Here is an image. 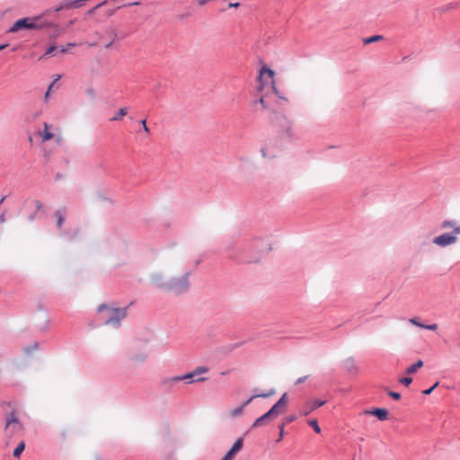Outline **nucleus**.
<instances>
[{
	"label": "nucleus",
	"instance_id": "nucleus-28",
	"mask_svg": "<svg viewBox=\"0 0 460 460\" xmlns=\"http://www.w3.org/2000/svg\"><path fill=\"white\" fill-rule=\"evenodd\" d=\"M399 382L404 385H409L412 383V378L409 376L402 377Z\"/></svg>",
	"mask_w": 460,
	"mask_h": 460
},
{
	"label": "nucleus",
	"instance_id": "nucleus-38",
	"mask_svg": "<svg viewBox=\"0 0 460 460\" xmlns=\"http://www.w3.org/2000/svg\"><path fill=\"white\" fill-rule=\"evenodd\" d=\"M35 205H36L37 209H40L42 208V206H43L42 203L40 201H39V200H37L35 202Z\"/></svg>",
	"mask_w": 460,
	"mask_h": 460
},
{
	"label": "nucleus",
	"instance_id": "nucleus-17",
	"mask_svg": "<svg viewBox=\"0 0 460 460\" xmlns=\"http://www.w3.org/2000/svg\"><path fill=\"white\" fill-rule=\"evenodd\" d=\"M67 51V48L64 46H50L42 58L47 56H56L58 53L64 54Z\"/></svg>",
	"mask_w": 460,
	"mask_h": 460
},
{
	"label": "nucleus",
	"instance_id": "nucleus-34",
	"mask_svg": "<svg viewBox=\"0 0 460 460\" xmlns=\"http://www.w3.org/2000/svg\"><path fill=\"white\" fill-rule=\"evenodd\" d=\"M307 377H308V376H305L299 377L296 381L295 385H300V384L304 383L307 379Z\"/></svg>",
	"mask_w": 460,
	"mask_h": 460
},
{
	"label": "nucleus",
	"instance_id": "nucleus-19",
	"mask_svg": "<svg viewBox=\"0 0 460 460\" xmlns=\"http://www.w3.org/2000/svg\"><path fill=\"white\" fill-rule=\"evenodd\" d=\"M423 366V361L419 359L417 362H415L414 364L411 365L410 367H408L406 368V373L408 375H411V374H414L415 372L418 371L419 368H420L421 367Z\"/></svg>",
	"mask_w": 460,
	"mask_h": 460
},
{
	"label": "nucleus",
	"instance_id": "nucleus-37",
	"mask_svg": "<svg viewBox=\"0 0 460 460\" xmlns=\"http://www.w3.org/2000/svg\"><path fill=\"white\" fill-rule=\"evenodd\" d=\"M70 3H71V2H69V4H70ZM67 4H68V3H67V4H66L65 5L58 6V7L56 8V10H55V11H56V12H58V11L62 10L63 8H67V7H66V5H67Z\"/></svg>",
	"mask_w": 460,
	"mask_h": 460
},
{
	"label": "nucleus",
	"instance_id": "nucleus-8",
	"mask_svg": "<svg viewBox=\"0 0 460 460\" xmlns=\"http://www.w3.org/2000/svg\"><path fill=\"white\" fill-rule=\"evenodd\" d=\"M208 371V368L207 367H196L192 372L185 374L183 376H174L170 379V382H180L187 380L188 383H193V382H202L205 381L206 378L204 377H197L198 376L201 374H205Z\"/></svg>",
	"mask_w": 460,
	"mask_h": 460
},
{
	"label": "nucleus",
	"instance_id": "nucleus-31",
	"mask_svg": "<svg viewBox=\"0 0 460 460\" xmlns=\"http://www.w3.org/2000/svg\"><path fill=\"white\" fill-rule=\"evenodd\" d=\"M438 325L437 323L432 324H424L423 329L429 330V331H436L438 330Z\"/></svg>",
	"mask_w": 460,
	"mask_h": 460
},
{
	"label": "nucleus",
	"instance_id": "nucleus-35",
	"mask_svg": "<svg viewBox=\"0 0 460 460\" xmlns=\"http://www.w3.org/2000/svg\"><path fill=\"white\" fill-rule=\"evenodd\" d=\"M5 222V212H3L1 215H0V223L1 224H4Z\"/></svg>",
	"mask_w": 460,
	"mask_h": 460
},
{
	"label": "nucleus",
	"instance_id": "nucleus-20",
	"mask_svg": "<svg viewBox=\"0 0 460 460\" xmlns=\"http://www.w3.org/2000/svg\"><path fill=\"white\" fill-rule=\"evenodd\" d=\"M128 114V108H120L118 113L111 119V121H119Z\"/></svg>",
	"mask_w": 460,
	"mask_h": 460
},
{
	"label": "nucleus",
	"instance_id": "nucleus-27",
	"mask_svg": "<svg viewBox=\"0 0 460 460\" xmlns=\"http://www.w3.org/2000/svg\"><path fill=\"white\" fill-rule=\"evenodd\" d=\"M18 421L17 418L14 416L13 413L10 415V417L7 419L6 421V428H8L12 423H16Z\"/></svg>",
	"mask_w": 460,
	"mask_h": 460
},
{
	"label": "nucleus",
	"instance_id": "nucleus-25",
	"mask_svg": "<svg viewBox=\"0 0 460 460\" xmlns=\"http://www.w3.org/2000/svg\"><path fill=\"white\" fill-rule=\"evenodd\" d=\"M146 358H147V354H146V353H143V354H140V355L133 356V357H132V359H133L134 361H137V362H142V361H144Z\"/></svg>",
	"mask_w": 460,
	"mask_h": 460
},
{
	"label": "nucleus",
	"instance_id": "nucleus-18",
	"mask_svg": "<svg viewBox=\"0 0 460 460\" xmlns=\"http://www.w3.org/2000/svg\"><path fill=\"white\" fill-rule=\"evenodd\" d=\"M55 216L57 217V226L60 228L65 221L66 209H58L56 211Z\"/></svg>",
	"mask_w": 460,
	"mask_h": 460
},
{
	"label": "nucleus",
	"instance_id": "nucleus-14",
	"mask_svg": "<svg viewBox=\"0 0 460 460\" xmlns=\"http://www.w3.org/2000/svg\"><path fill=\"white\" fill-rule=\"evenodd\" d=\"M364 414L375 415L379 420L387 419L388 411L383 408H374L373 410H366Z\"/></svg>",
	"mask_w": 460,
	"mask_h": 460
},
{
	"label": "nucleus",
	"instance_id": "nucleus-33",
	"mask_svg": "<svg viewBox=\"0 0 460 460\" xmlns=\"http://www.w3.org/2000/svg\"><path fill=\"white\" fill-rule=\"evenodd\" d=\"M142 127H143V130L146 132V133H149V128L148 127L146 126V119H143L140 121Z\"/></svg>",
	"mask_w": 460,
	"mask_h": 460
},
{
	"label": "nucleus",
	"instance_id": "nucleus-15",
	"mask_svg": "<svg viewBox=\"0 0 460 460\" xmlns=\"http://www.w3.org/2000/svg\"><path fill=\"white\" fill-rule=\"evenodd\" d=\"M440 227L442 229H453L451 234L455 235L460 234V226H457L455 220H444L441 223Z\"/></svg>",
	"mask_w": 460,
	"mask_h": 460
},
{
	"label": "nucleus",
	"instance_id": "nucleus-26",
	"mask_svg": "<svg viewBox=\"0 0 460 460\" xmlns=\"http://www.w3.org/2000/svg\"><path fill=\"white\" fill-rule=\"evenodd\" d=\"M409 322L411 324L423 329L424 323H420L417 317H413V318L409 319Z\"/></svg>",
	"mask_w": 460,
	"mask_h": 460
},
{
	"label": "nucleus",
	"instance_id": "nucleus-47",
	"mask_svg": "<svg viewBox=\"0 0 460 460\" xmlns=\"http://www.w3.org/2000/svg\"><path fill=\"white\" fill-rule=\"evenodd\" d=\"M459 347H460V343H459Z\"/></svg>",
	"mask_w": 460,
	"mask_h": 460
},
{
	"label": "nucleus",
	"instance_id": "nucleus-9",
	"mask_svg": "<svg viewBox=\"0 0 460 460\" xmlns=\"http://www.w3.org/2000/svg\"><path fill=\"white\" fill-rule=\"evenodd\" d=\"M457 241L458 238L456 235L450 233H445L433 238L432 243L438 247L445 248L456 243Z\"/></svg>",
	"mask_w": 460,
	"mask_h": 460
},
{
	"label": "nucleus",
	"instance_id": "nucleus-41",
	"mask_svg": "<svg viewBox=\"0 0 460 460\" xmlns=\"http://www.w3.org/2000/svg\"><path fill=\"white\" fill-rule=\"evenodd\" d=\"M239 5H240V4H239V3H234V4L230 3V4H229V6H230V7H238Z\"/></svg>",
	"mask_w": 460,
	"mask_h": 460
},
{
	"label": "nucleus",
	"instance_id": "nucleus-13",
	"mask_svg": "<svg viewBox=\"0 0 460 460\" xmlns=\"http://www.w3.org/2000/svg\"><path fill=\"white\" fill-rule=\"evenodd\" d=\"M342 367L350 375H356L358 369L356 360L352 357L344 359L342 362Z\"/></svg>",
	"mask_w": 460,
	"mask_h": 460
},
{
	"label": "nucleus",
	"instance_id": "nucleus-16",
	"mask_svg": "<svg viewBox=\"0 0 460 460\" xmlns=\"http://www.w3.org/2000/svg\"><path fill=\"white\" fill-rule=\"evenodd\" d=\"M52 126L49 125V123L47 122H44V129L43 131H40L39 134L41 137V140L43 142H46V141H49L50 139H52L54 137V134L51 133L50 129H51Z\"/></svg>",
	"mask_w": 460,
	"mask_h": 460
},
{
	"label": "nucleus",
	"instance_id": "nucleus-21",
	"mask_svg": "<svg viewBox=\"0 0 460 460\" xmlns=\"http://www.w3.org/2000/svg\"><path fill=\"white\" fill-rule=\"evenodd\" d=\"M381 40H383V36L382 35H374V36L363 39V43L365 45H367V44H370V43H374V42L379 41Z\"/></svg>",
	"mask_w": 460,
	"mask_h": 460
},
{
	"label": "nucleus",
	"instance_id": "nucleus-29",
	"mask_svg": "<svg viewBox=\"0 0 460 460\" xmlns=\"http://www.w3.org/2000/svg\"><path fill=\"white\" fill-rule=\"evenodd\" d=\"M325 403V401H322V400H315L314 402H313V405H312V410H315L321 406H323V404Z\"/></svg>",
	"mask_w": 460,
	"mask_h": 460
},
{
	"label": "nucleus",
	"instance_id": "nucleus-23",
	"mask_svg": "<svg viewBox=\"0 0 460 460\" xmlns=\"http://www.w3.org/2000/svg\"><path fill=\"white\" fill-rule=\"evenodd\" d=\"M241 253H242V252H241V251H239V252H235V253L230 254V255H229V258H230L231 260H233V261H238V262H244V260L241 257V255H242Z\"/></svg>",
	"mask_w": 460,
	"mask_h": 460
},
{
	"label": "nucleus",
	"instance_id": "nucleus-22",
	"mask_svg": "<svg viewBox=\"0 0 460 460\" xmlns=\"http://www.w3.org/2000/svg\"><path fill=\"white\" fill-rule=\"evenodd\" d=\"M24 447H25V444L23 441H22L17 447L16 448L13 450V456L14 457H19L21 456V454L22 453V451L24 450Z\"/></svg>",
	"mask_w": 460,
	"mask_h": 460
},
{
	"label": "nucleus",
	"instance_id": "nucleus-10",
	"mask_svg": "<svg viewBox=\"0 0 460 460\" xmlns=\"http://www.w3.org/2000/svg\"><path fill=\"white\" fill-rule=\"evenodd\" d=\"M270 93H262L258 100H254L251 102V106L258 111V105L261 104V108L270 111V99L269 98Z\"/></svg>",
	"mask_w": 460,
	"mask_h": 460
},
{
	"label": "nucleus",
	"instance_id": "nucleus-39",
	"mask_svg": "<svg viewBox=\"0 0 460 460\" xmlns=\"http://www.w3.org/2000/svg\"><path fill=\"white\" fill-rule=\"evenodd\" d=\"M58 78H59V76H58V78H57V79H56V80H55V81H54V82H53V83L49 86L48 92H49V93H50V92L52 91V88H53V86H54V84H55V82H56L57 80H58Z\"/></svg>",
	"mask_w": 460,
	"mask_h": 460
},
{
	"label": "nucleus",
	"instance_id": "nucleus-2",
	"mask_svg": "<svg viewBox=\"0 0 460 460\" xmlns=\"http://www.w3.org/2000/svg\"><path fill=\"white\" fill-rule=\"evenodd\" d=\"M278 88L279 86L277 80L275 79V72L266 65L261 66L256 76V92L259 93H270Z\"/></svg>",
	"mask_w": 460,
	"mask_h": 460
},
{
	"label": "nucleus",
	"instance_id": "nucleus-30",
	"mask_svg": "<svg viewBox=\"0 0 460 460\" xmlns=\"http://www.w3.org/2000/svg\"><path fill=\"white\" fill-rule=\"evenodd\" d=\"M438 385H439V383H438V382H436V383H435V384H434L430 388L424 390L422 393H423L425 395H429V394L433 392V390H434L436 387H438Z\"/></svg>",
	"mask_w": 460,
	"mask_h": 460
},
{
	"label": "nucleus",
	"instance_id": "nucleus-43",
	"mask_svg": "<svg viewBox=\"0 0 460 460\" xmlns=\"http://www.w3.org/2000/svg\"><path fill=\"white\" fill-rule=\"evenodd\" d=\"M106 4V1H103L102 3L99 4L96 7H100V6H102Z\"/></svg>",
	"mask_w": 460,
	"mask_h": 460
},
{
	"label": "nucleus",
	"instance_id": "nucleus-45",
	"mask_svg": "<svg viewBox=\"0 0 460 460\" xmlns=\"http://www.w3.org/2000/svg\"><path fill=\"white\" fill-rule=\"evenodd\" d=\"M6 47V45H0V50L4 49Z\"/></svg>",
	"mask_w": 460,
	"mask_h": 460
},
{
	"label": "nucleus",
	"instance_id": "nucleus-1",
	"mask_svg": "<svg viewBox=\"0 0 460 460\" xmlns=\"http://www.w3.org/2000/svg\"><path fill=\"white\" fill-rule=\"evenodd\" d=\"M269 98L270 99V112L271 117L270 119V124L273 127H278L280 120H285L286 117L284 114L278 116L279 112H284L287 105V98L285 92L279 88L271 92Z\"/></svg>",
	"mask_w": 460,
	"mask_h": 460
},
{
	"label": "nucleus",
	"instance_id": "nucleus-12",
	"mask_svg": "<svg viewBox=\"0 0 460 460\" xmlns=\"http://www.w3.org/2000/svg\"><path fill=\"white\" fill-rule=\"evenodd\" d=\"M243 445V440L242 438H239L221 460H234L235 455L242 449Z\"/></svg>",
	"mask_w": 460,
	"mask_h": 460
},
{
	"label": "nucleus",
	"instance_id": "nucleus-42",
	"mask_svg": "<svg viewBox=\"0 0 460 460\" xmlns=\"http://www.w3.org/2000/svg\"><path fill=\"white\" fill-rule=\"evenodd\" d=\"M49 93H50L49 92H48V91L46 92L45 96H44L45 101L48 100Z\"/></svg>",
	"mask_w": 460,
	"mask_h": 460
},
{
	"label": "nucleus",
	"instance_id": "nucleus-3",
	"mask_svg": "<svg viewBox=\"0 0 460 460\" xmlns=\"http://www.w3.org/2000/svg\"><path fill=\"white\" fill-rule=\"evenodd\" d=\"M151 282L158 288L182 292L189 287V273H185L179 278L172 279L169 281H164L162 274L155 273L151 276Z\"/></svg>",
	"mask_w": 460,
	"mask_h": 460
},
{
	"label": "nucleus",
	"instance_id": "nucleus-40",
	"mask_svg": "<svg viewBox=\"0 0 460 460\" xmlns=\"http://www.w3.org/2000/svg\"><path fill=\"white\" fill-rule=\"evenodd\" d=\"M198 4L199 5H203L208 2V0H197Z\"/></svg>",
	"mask_w": 460,
	"mask_h": 460
},
{
	"label": "nucleus",
	"instance_id": "nucleus-6",
	"mask_svg": "<svg viewBox=\"0 0 460 460\" xmlns=\"http://www.w3.org/2000/svg\"><path fill=\"white\" fill-rule=\"evenodd\" d=\"M287 394H284L279 401L265 414L258 418L252 424V428L261 427L266 425L270 420L279 415L283 411L282 407L285 404Z\"/></svg>",
	"mask_w": 460,
	"mask_h": 460
},
{
	"label": "nucleus",
	"instance_id": "nucleus-46",
	"mask_svg": "<svg viewBox=\"0 0 460 460\" xmlns=\"http://www.w3.org/2000/svg\"><path fill=\"white\" fill-rule=\"evenodd\" d=\"M294 420V417L289 416L288 421L291 422Z\"/></svg>",
	"mask_w": 460,
	"mask_h": 460
},
{
	"label": "nucleus",
	"instance_id": "nucleus-4",
	"mask_svg": "<svg viewBox=\"0 0 460 460\" xmlns=\"http://www.w3.org/2000/svg\"><path fill=\"white\" fill-rule=\"evenodd\" d=\"M284 136H276L269 138L261 147V157L268 161L278 159L284 153Z\"/></svg>",
	"mask_w": 460,
	"mask_h": 460
},
{
	"label": "nucleus",
	"instance_id": "nucleus-32",
	"mask_svg": "<svg viewBox=\"0 0 460 460\" xmlns=\"http://www.w3.org/2000/svg\"><path fill=\"white\" fill-rule=\"evenodd\" d=\"M388 395L394 400H399L401 398V394L397 392L388 391Z\"/></svg>",
	"mask_w": 460,
	"mask_h": 460
},
{
	"label": "nucleus",
	"instance_id": "nucleus-11",
	"mask_svg": "<svg viewBox=\"0 0 460 460\" xmlns=\"http://www.w3.org/2000/svg\"><path fill=\"white\" fill-rule=\"evenodd\" d=\"M271 394H255V395H252V397H250L246 402H244L241 406L237 407V408H234L233 410H231L229 411V415L232 417V418H235V417H238L240 415H242V413L243 412V410L244 408L255 398L257 397H268L270 396Z\"/></svg>",
	"mask_w": 460,
	"mask_h": 460
},
{
	"label": "nucleus",
	"instance_id": "nucleus-5",
	"mask_svg": "<svg viewBox=\"0 0 460 460\" xmlns=\"http://www.w3.org/2000/svg\"><path fill=\"white\" fill-rule=\"evenodd\" d=\"M99 318L106 325H119L121 320L127 315L126 308L111 307L102 305L98 308Z\"/></svg>",
	"mask_w": 460,
	"mask_h": 460
},
{
	"label": "nucleus",
	"instance_id": "nucleus-36",
	"mask_svg": "<svg viewBox=\"0 0 460 460\" xmlns=\"http://www.w3.org/2000/svg\"><path fill=\"white\" fill-rule=\"evenodd\" d=\"M283 435H284V424H282L280 426V435H279V438L278 439V441H279L283 438Z\"/></svg>",
	"mask_w": 460,
	"mask_h": 460
},
{
	"label": "nucleus",
	"instance_id": "nucleus-7",
	"mask_svg": "<svg viewBox=\"0 0 460 460\" xmlns=\"http://www.w3.org/2000/svg\"><path fill=\"white\" fill-rule=\"evenodd\" d=\"M41 16H35L33 18H23L16 21L13 25L9 29V32H16L20 30H35L40 28L38 22Z\"/></svg>",
	"mask_w": 460,
	"mask_h": 460
},
{
	"label": "nucleus",
	"instance_id": "nucleus-44",
	"mask_svg": "<svg viewBox=\"0 0 460 460\" xmlns=\"http://www.w3.org/2000/svg\"><path fill=\"white\" fill-rule=\"evenodd\" d=\"M75 45V43H68V44L66 45V47H67V48H70V47H74Z\"/></svg>",
	"mask_w": 460,
	"mask_h": 460
},
{
	"label": "nucleus",
	"instance_id": "nucleus-24",
	"mask_svg": "<svg viewBox=\"0 0 460 460\" xmlns=\"http://www.w3.org/2000/svg\"><path fill=\"white\" fill-rule=\"evenodd\" d=\"M309 425L314 429V430L316 432V433H320L321 432V428L320 426L318 425V422L316 420H309Z\"/></svg>",
	"mask_w": 460,
	"mask_h": 460
},
{
	"label": "nucleus",
	"instance_id": "nucleus-48",
	"mask_svg": "<svg viewBox=\"0 0 460 460\" xmlns=\"http://www.w3.org/2000/svg\"><path fill=\"white\" fill-rule=\"evenodd\" d=\"M354 460V459H353Z\"/></svg>",
	"mask_w": 460,
	"mask_h": 460
}]
</instances>
